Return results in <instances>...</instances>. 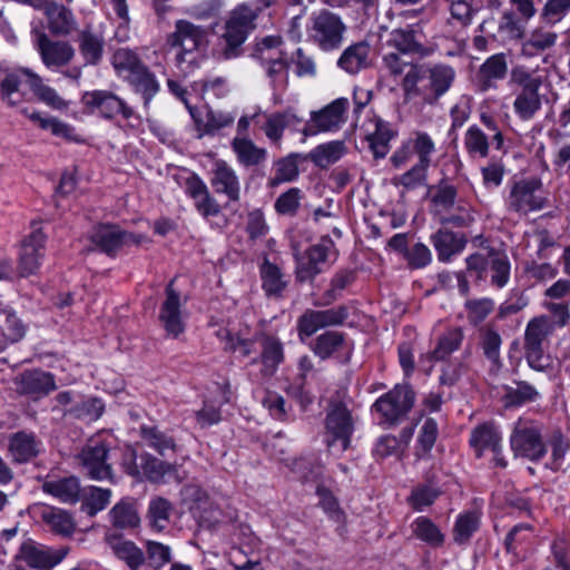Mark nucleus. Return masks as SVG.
<instances>
[{
    "label": "nucleus",
    "instance_id": "f257e3e1",
    "mask_svg": "<svg viewBox=\"0 0 570 570\" xmlns=\"http://www.w3.org/2000/svg\"><path fill=\"white\" fill-rule=\"evenodd\" d=\"M206 42V31L186 20H178L175 31L168 35L166 46L174 53L175 65L181 72H189L200 57Z\"/></svg>",
    "mask_w": 570,
    "mask_h": 570
},
{
    "label": "nucleus",
    "instance_id": "f03ea898",
    "mask_svg": "<svg viewBox=\"0 0 570 570\" xmlns=\"http://www.w3.org/2000/svg\"><path fill=\"white\" fill-rule=\"evenodd\" d=\"M121 464L129 475L153 483H165L167 478L177 473L175 465L160 461L148 453L138 458L136 450L131 446L125 449Z\"/></svg>",
    "mask_w": 570,
    "mask_h": 570
},
{
    "label": "nucleus",
    "instance_id": "7ed1b4c3",
    "mask_svg": "<svg viewBox=\"0 0 570 570\" xmlns=\"http://www.w3.org/2000/svg\"><path fill=\"white\" fill-rule=\"evenodd\" d=\"M30 228V233L20 242L17 278L36 275L46 257L47 235L42 230L41 223L32 222Z\"/></svg>",
    "mask_w": 570,
    "mask_h": 570
},
{
    "label": "nucleus",
    "instance_id": "20e7f679",
    "mask_svg": "<svg viewBox=\"0 0 570 570\" xmlns=\"http://www.w3.org/2000/svg\"><path fill=\"white\" fill-rule=\"evenodd\" d=\"M254 55L264 65L274 88H285L288 73L281 37L267 36L263 38L256 43Z\"/></svg>",
    "mask_w": 570,
    "mask_h": 570
},
{
    "label": "nucleus",
    "instance_id": "39448f33",
    "mask_svg": "<svg viewBox=\"0 0 570 570\" xmlns=\"http://www.w3.org/2000/svg\"><path fill=\"white\" fill-rule=\"evenodd\" d=\"M468 269L483 279L488 271L491 273V282L499 288L507 285L510 278V262L505 253L483 248L466 258Z\"/></svg>",
    "mask_w": 570,
    "mask_h": 570
},
{
    "label": "nucleus",
    "instance_id": "423d86ee",
    "mask_svg": "<svg viewBox=\"0 0 570 570\" xmlns=\"http://www.w3.org/2000/svg\"><path fill=\"white\" fill-rule=\"evenodd\" d=\"M510 446L515 456L540 460L546 454L541 425L531 420L519 419L510 435Z\"/></svg>",
    "mask_w": 570,
    "mask_h": 570
},
{
    "label": "nucleus",
    "instance_id": "0eeeda50",
    "mask_svg": "<svg viewBox=\"0 0 570 570\" xmlns=\"http://www.w3.org/2000/svg\"><path fill=\"white\" fill-rule=\"evenodd\" d=\"M414 404V392L409 385H396L373 404L379 423L393 425L404 417Z\"/></svg>",
    "mask_w": 570,
    "mask_h": 570
},
{
    "label": "nucleus",
    "instance_id": "6e6552de",
    "mask_svg": "<svg viewBox=\"0 0 570 570\" xmlns=\"http://www.w3.org/2000/svg\"><path fill=\"white\" fill-rule=\"evenodd\" d=\"M354 431L347 409L341 404L330 409L325 420V442L330 450L344 452L351 443Z\"/></svg>",
    "mask_w": 570,
    "mask_h": 570
},
{
    "label": "nucleus",
    "instance_id": "1a4fd4ad",
    "mask_svg": "<svg viewBox=\"0 0 570 570\" xmlns=\"http://www.w3.org/2000/svg\"><path fill=\"white\" fill-rule=\"evenodd\" d=\"M81 104L87 114L105 119H112L118 115L129 119L134 115L132 109L121 98L108 90L86 91L81 96Z\"/></svg>",
    "mask_w": 570,
    "mask_h": 570
},
{
    "label": "nucleus",
    "instance_id": "9d476101",
    "mask_svg": "<svg viewBox=\"0 0 570 570\" xmlns=\"http://www.w3.org/2000/svg\"><path fill=\"white\" fill-rule=\"evenodd\" d=\"M509 210L519 214L540 210L544 206L542 184L535 178L515 181L505 200Z\"/></svg>",
    "mask_w": 570,
    "mask_h": 570
},
{
    "label": "nucleus",
    "instance_id": "9b49d317",
    "mask_svg": "<svg viewBox=\"0 0 570 570\" xmlns=\"http://www.w3.org/2000/svg\"><path fill=\"white\" fill-rule=\"evenodd\" d=\"M256 17L257 13L246 4H239L230 12L223 35L228 46L225 51L227 58L236 55L235 49L246 40L249 31L254 29Z\"/></svg>",
    "mask_w": 570,
    "mask_h": 570
},
{
    "label": "nucleus",
    "instance_id": "f8f14e48",
    "mask_svg": "<svg viewBox=\"0 0 570 570\" xmlns=\"http://www.w3.org/2000/svg\"><path fill=\"white\" fill-rule=\"evenodd\" d=\"M345 26L336 14L321 11L312 18L308 27L309 37L323 49L332 50L343 40Z\"/></svg>",
    "mask_w": 570,
    "mask_h": 570
},
{
    "label": "nucleus",
    "instance_id": "ddd939ff",
    "mask_svg": "<svg viewBox=\"0 0 570 570\" xmlns=\"http://www.w3.org/2000/svg\"><path fill=\"white\" fill-rule=\"evenodd\" d=\"M89 238L98 249L108 255H114L125 246L137 245L145 240L142 235H135L109 224L95 226L89 234Z\"/></svg>",
    "mask_w": 570,
    "mask_h": 570
},
{
    "label": "nucleus",
    "instance_id": "4468645a",
    "mask_svg": "<svg viewBox=\"0 0 570 570\" xmlns=\"http://www.w3.org/2000/svg\"><path fill=\"white\" fill-rule=\"evenodd\" d=\"M470 445L478 458L489 452L492 453L495 465H507L502 455V433L495 424L485 422L475 426L471 431Z\"/></svg>",
    "mask_w": 570,
    "mask_h": 570
},
{
    "label": "nucleus",
    "instance_id": "2eb2a0df",
    "mask_svg": "<svg viewBox=\"0 0 570 570\" xmlns=\"http://www.w3.org/2000/svg\"><path fill=\"white\" fill-rule=\"evenodd\" d=\"M348 100L346 98H337L323 109L313 111L303 129V134L314 136L338 129L345 121Z\"/></svg>",
    "mask_w": 570,
    "mask_h": 570
},
{
    "label": "nucleus",
    "instance_id": "dca6fc26",
    "mask_svg": "<svg viewBox=\"0 0 570 570\" xmlns=\"http://www.w3.org/2000/svg\"><path fill=\"white\" fill-rule=\"evenodd\" d=\"M336 257L334 243L330 238H323L313 245L304 255L297 257L296 275L301 281H306L320 272L322 266Z\"/></svg>",
    "mask_w": 570,
    "mask_h": 570
},
{
    "label": "nucleus",
    "instance_id": "f3484780",
    "mask_svg": "<svg viewBox=\"0 0 570 570\" xmlns=\"http://www.w3.org/2000/svg\"><path fill=\"white\" fill-rule=\"evenodd\" d=\"M435 153V144L430 135L422 131H416L406 142L394 153L392 163L395 167H401L409 161L410 156L416 155L419 158L417 164L430 166L432 156Z\"/></svg>",
    "mask_w": 570,
    "mask_h": 570
},
{
    "label": "nucleus",
    "instance_id": "a211bd4d",
    "mask_svg": "<svg viewBox=\"0 0 570 570\" xmlns=\"http://www.w3.org/2000/svg\"><path fill=\"white\" fill-rule=\"evenodd\" d=\"M107 444L99 439H94L79 454L81 464L91 479L102 481L111 476V468L107 463Z\"/></svg>",
    "mask_w": 570,
    "mask_h": 570
},
{
    "label": "nucleus",
    "instance_id": "6ab92c4d",
    "mask_svg": "<svg viewBox=\"0 0 570 570\" xmlns=\"http://www.w3.org/2000/svg\"><path fill=\"white\" fill-rule=\"evenodd\" d=\"M66 554V550H53L29 541L21 546L18 558L32 569L51 570L65 559Z\"/></svg>",
    "mask_w": 570,
    "mask_h": 570
},
{
    "label": "nucleus",
    "instance_id": "aec40b11",
    "mask_svg": "<svg viewBox=\"0 0 570 570\" xmlns=\"http://www.w3.org/2000/svg\"><path fill=\"white\" fill-rule=\"evenodd\" d=\"M159 320L169 336L177 337L185 330L186 312L178 293L169 284L166 288V298L161 305Z\"/></svg>",
    "mask_w": 570,
    "mask_h": 570
},
{
    "label": "nucleus",
    "instance_id": "412c9836",
    "mask_svg": "<svg viewBox=\"0 0 570 570\" xmlns=\"http://www.w3.org/2000/svg\"><path fill=\"white\" fill-rule=\"evenodd\" d=\"M422 29L420 24L394 29L390 32L386 45L402 55L415 53L421 57L429 56L433 49L422 43Z\"/></svg>",
    "mask_w": 570,
    "mask_h": 570
},
{
    "label": "nucleus",
    "instance_id": "4be33fe9",
    "mask_svg": "<svg viewBox=\"0 0 570 570\" xmlns=\"http://www.w3.org/2000/svg\"><path fill=\"white\" fill-rule=\"evenodd\" d=\"M198 137L215 135L219 130L229 127L235 121V115L229 111H214L206 104L191 110Z\"/></svg>",
    "mask_w": 570,
    "mask_h": 570
},
{
    "label": "nucleus",
    "instance_id": "5701e85b",
    "mask_svg": "<svg viewBox=\"0 0 570 570\" xmlns=\"http://www.w3.org/2000/svg\"><path fill=\"white\" fill-rule=\"evenodd\" d=\"M36 46L40 52L43 63L49 69H57L67 65L75 55V51L69 43L50 41L43 32L37 33Z\"/></svg>",
    "mask_w": 570,
    "mask_h": 570
},
{
    "label": "nucleus",
    "instance_id": "b1692460",
    "mask_svg": "<svg viewBox=\"0 0 570 570\" xmlns=\"http://www.w3.org/2000/svg\"><path fill=\"white\" fill-rule=\"evenodd\" d=\"M345 316L342 309L308 311L298 320L299 337L304 340L325 326L341 324Z\"/></svg>",
    "mask_w": 570,
    "mask_h": 570
},
{
    "label": "nucleus",
    "instance_id": "393cba45",
    "mask_svg": "<svg viewBox=\"0 0 570 570\" xmlns=\"http://www.w3.org/2000/svg\"><path fill=\"white\" fill-rule=\"evenodd\" d=\"M36 73L28 69H18L4 76L0 82V94L3 101L10 106H17L24 101L26 91L23 85L31 89V77Z\"/></svg>",
    "mask_w": 570,
    "mask_h": 570
},
{
    "label": "nucleus",
    "instance_id": "a878e982",
    "mask_svg": "<svg viewBox=\"0 0 570 570\" xmlns=\"http://www.w3.org/2000/svg\"><path fill=\"white\" fill-rule=\"evenodd\" d=\"M212 186L216 193L224 194L236 202L240 195V184L235 170L224 160H216L213 167Z\"/></svg>",
    "mask_w": 570,
    "mask_h": 570
},
{
    "label": "nucleus",
    "instance_id": "bb28decb",
    "mask_svg": "<svg viewBox=\"0 0 570 570\" xmlns=\"http://www.w3.org/2000/svg\"><path fill=\"white\" fill-rule=\"evenodd\" d=\"M186 193L193 199L197 212L205 218L217 216L220 206L209 194L205 183L197 176H191L186 183Z\"/></svg>",
    "mask_w": 570,
    "mask_h": 570
},
{
    "label": "nucleus",
    "instance_id": "cd10ccee",
    "mask_svg": "<svg viewBox=\"0 0 570 570\" xmlns=\"http://www.w3.org/2000/svg\"><path fill=\"white\" fill-rule=\"evenodd\" d=\"M257 342L262 348L261 363L262 373L272 376L284 361V346L278 337L271 334H261Z\"/></svg>",
    "mask_w": 570,
    "mask_h": 570
},
{
    "label": "nucleus",
    "instance_id": "c85d7f7f",
    "mask_svg": "<svg viewBox=\"0 0 570 570\" xmlns=\"http://www.w3.org/2000/svg\"><path fill=\"white\" fill-rule=\"evenodd\" d=\"M463 338L462 331L460 328L449 330L438 342L436 347L432 353L422 355L420 358V366L423 371L430 372L433 362L443 360L452 352L456 351L461 345Z\"/></svg>",
    "mask_w": 570,
    "mask_h": 570
},
{
    "label": "nucleus",
    "instance_id": "c756f323",
    "mask_svg": "<svg viewBox=\"0 0 570 570\" xmlns=\"http://www.w3.org/2000/svg\"><path fill=\"white\" fill-rule=\"evenodd\" d=\"M19 390L29 395L41 396L56 390L52 374L43 371H27L19 377Z\"/></svg>",
    "mask_w": 570,
    "mask_h": 570
},
{
    "label": "nucleus",
    "instance_id": "7c9ffc66",
    "mask_svg": "<svg viewBox=\"0 0 570 570\" xmlns=\"http://www.w3.org/2000/svg\"><path fill=\"white\" fill-rule=\"evenodd\" d=\"M39 515L41 520L58 534L71 535L75 531L76 523L71 514L62 509L41 505L39 507Z\"/></svg>",
    "mask_w": 570,
    "mask_h": 570
},
{
    "label": "nucleus",
    "instance_id": "2f4dec72",
    "mask_svg": "<svg viewBox=\"0 0 570 570\" xmlns=\"http://www.w3.org/2000/svg\"><path fill=\"white\" fill-rule=\"evenodd\" d=\"M217 390L218 395L206 399L203 409L196 412V421L202 429L217 424L222 420L219 407L230 401L229 391L226 387L218 386Z\"/></svg>",
    "mask_w": 570,
    "mask_h": 570
},
{
    "label": "nucleus",
    "instance_id": "473e14b6",
    "mask_svg": "<svg viewBox=\"0 0 570 570\" xmlns=\"http://www.w3.org/2000/svg\"><path fill=\"white\" fill-rule=\"evenodd\" d=\"M106 542L112 552L131 569H137L144 562V553L134 542L114 533L106 535Z\"/></svg>",
    "mask_w": 570,
    "mask_h": 570
},
{
    "label": "nucleus",
    "instance_id": "72a5a7b5",
    "mask_svg": "<svg viewBox=\"0 0 570 570\" xmlns=\"http://www.w3.org/2000/svg\"><path fill=\"white\" fill-rule=\"evenodd\" d=\"M43 491L63 503H76L80 498V483L75 476L47 481L42 485Z\"/></svg>",
    "mask_w": 570,
    "mask_h": 570
},
{
    "label": "nucleus",
    "instance_id": "f704fd0d",
    "mask_svg": "<svg viewBox=\"0 0 570 570\" xmlns=\"http://www.w3.org/2000/svg\"><path fill=\"white\" fill-rule=\"evenodd\" d=\"M299 122H302V119L296 115L294 109L289 108L283 112H274L265 116L263 130L271 141L278 142L286 127Z\"/></svg>",
    "mask_w": 570,
    "mask_h": 570
},
{
    "label": "nucleus",
    "instance_id": "c9c22d12",
    "mask_svg": "<svg viewBox=\"0 0 570 570\" xmlns=\"http://www.w3.org/2000/svg\"><path fill=\"white\" fill-rule=\"evenodd\" d=\"M9 452L13 461L23 463L40 452V444L32 434L19 432L11 436Z\"/></svg>",
    "mask_w": 570,
    "mask_h": 570
},
{
    "label": "nucleus",
    "instance_id": "e433bc0d",
    "mask_svg": "<svg viewBox=\"0 0 570 570\" xmlns=\"http://www.w3.org/2000/svg\"><path fill=\"white\" fill-rule=\"evenodd\" d=\"M111 63L117 76L125 81H128L145 67L138 55L128 48L116 50Z\"/></svg>",
    "mask_w": 570,
    "mask_h": 570
},
{
    "label": "nucleus",
    "instance_id": "4c0bfd02",
    "mask_svg": "<svg viewBox=\"0 0 570 570\" xmlns=\"http://www.w3.org/2000/svg\"><path fill=\"white\" fill-rule=\"evenodd\" d=\"M0 332L2 335L0 347H2L6 343H16L22 340L27 333V325L11 309L1 308Z\"/></svg>",
    "mask_w": 570,
    "mask_h": 570
},
{
    "label": "nucleus",
    "instance_id": "58836bf2",
    "mask_svg": "<svg viewBox=\"0 0 570 570\" xmlns=\"http://www.w3.org/2000/svg\"><path fill=\"white\" fill-rule=\"evenodd\" d=\"M27 116L45 130H49L52 135L69 141L81 142L82 138L76 132V129L55 117H43L41 114L32 111Z\"/></svg>",
    "mask_w": 570,
    "mask_h": 570
},
{
    "label": "nucleus",
    "instance_id": "ea45409f",
    "mask_svg": "<svg viewBox=\"0 0 570 570\" xmlns=\"http://www.w3.org/2000/svg\"><path fill=\"white\" fill-rule=\"evenodd\" d=\"M432 242L438 252L439 259L443 262L449 261L465 246V239L462 235L449 230L438 232L432 236Z\"/></svg>",
    "mask_w": 570,
    "mask_h": 570
},
{
    "label": "nucleus",
    "instance_id": "a19ab883",
    "mask_svg": "<svg viewBox=\"0 0 570 570\" xmlns=\"http://www.w3.org/2000/svg\"><path fill=\"white\" fill-rule=\"evenodd\" d=\"M46 16L49 29L55 35H67L75 28L71 11L53 1L46 6Z\"/></svg>",
    "mask_w": 570,
    "mask_h": 570
},
{
    "label": "nucleus",
    "instance_id": "79ce46f5",
    "mask_svg": "<svg viewBox=\"0 0 570 570\" xmlns=\"http://www.w3.org/2000/svg\"><path fill=\"white\" fill-rule=\"evenodd\" d=\"M370 47L356 43L344 50L338 59V66L348 73H356L368 63Z\"/></svg>",
    "mask_w": 570,
    "mask_h": 570
},
{
    "label": "nucleus",
    "instance_id": "37998d69",
    "mask_svg": "<svg viewBox=\"0 0 570 570\" xmlns=\"http://www.w3.org/2000/svg\"><path fill=\"white\" fill-rule=\"evenodd\" d=\"M232 146L237 160L244 166L258 165L266 157V150L264 148H259L253 140L245 137H235Z\"/></svg>",
    "mask_w": 570,
    "mask_h": 570
},
{
    "label": "nucleus",
    "instance_id": "c03bdc74",
    "mask_svg": "<svg viewBox=\"0 0 570 570\" xmlns=\"http://www.w3.org/2000/svg\"><path fill=\"white\" fill-rule=\"evenodd\" d=\"M539 89L528 88L517 94L513 108L521 120H530L541 109Z\"/></svg>",
    "mask_w": 570,
    "mask_h": 570
},
{
    "label": "nucleus",
    "instance_id": "a18cd8bd",
    "mask_svg": "<svg viewBox=\"0 0 570 570\" xmlns=\"http://www.w3.org/2000/svg\"><path fill=\"white\" fill-rule=\"evenodd\" d=\"M412 532L419 540L431 547H440L444 543L445 535L440 528L428 517L416 518L412 524Z\"/></svg>",
    "mask_w": 570,
    "mask_h": 570
},
{
    "label": "nucleus",
    "instance_id": "49530a36",
    "mask_svg": "<svg viewBox=\"0 0 570 570\" xmlns=\"http://www.w3.org/2000/svg\"><path fill=\"white\" fill-rule=\"evenodd\" d=\"M110 521L114 527L119 529L136 528L140 518L135 504L128 500H121L109 512Z\"/></svg>",
    "mask_w": 570,
    "mask_h": 570
},
{
    "label": "nucleus",
    "instance_id": "de8ad7c7",
    "mask_svg": "<svg viewBox=\"0 0 570 570\" xmlns=\"http://www.w3.org/2000/svg\"><path fill=\"white\" fill-rule=\"evenodd\" d=\"M464 149L472 158H485L489 155L488 136L475 125L470 126L463 137Z\"/></svg>",
    "mask_w": 570,
    "mask_h": 570
},
{
    "label": "nucleus",
    "instance_id": "09e8293b",
    "mask_svg": "<svg viewBox=\"0 0 570 570\" xmlns=\"http://www.w3.org/2000/svg\"><path fill=\"white\" fill-rule=\"evenodd\" d=\"M554 331L551 321L546 316L531 320L525 328L524 347L542 346L543 341Z\"/></svg>",
    "mask_w": 570,
    "mask_h": 570
},
{
    "label": "nucleus",
    "instance_id": "8fccbe9b",
    "mask_svg": "<svg viewBox=\"0 0 570 570\" xmlns=\"http://www.w3.org/2000/svg\"><path fill=\"white\" fill-rule=\"evenodd\" d=\"M374 130L367 136L370 147L375 157H385L390 149V140L393 132L387 122L376 119L374 121Z\"/></svg>",
    "mask_w": 570,
    "mask_h": 570
},
{
    "label": "nucleus",
    "instance_id": "3c124183",
    "mask_svg": "<svg viewBox=\"0 0 570 570\" xmlns=\"http://www.w3.org/2000/svg\"><path fill=\"white\" fill-rule=\"evenodd\" d=\"M136 92L140 94L145 99V105H148L153 97L159 90V83L155 75L149 71L145 66L132 78L127 81Z\"/></svg>",
    "mask_w": 570,
    "mask_h": 570
},
{
    "label": "nucleus",
    "instance_id": "603ef678",
    "mask_svg": "<svg viewBox=\"0 0 570 570\" xmlns=\"http://www.w3.org/2000/svg\"><path fill=\"white\" fill-rule=\"evenodd\" d=\"M173 511L171 503L161 498L157 497L150 500L148 505V519L150 527L156 531H163L169 523V518Z\"/></svg>",
    "mask_w": 570,
    "mask_h": 570
},
{
    "label": "nucleus",
    "instance_id": "864d4df0",
    "mask_svg": "<svg viewBox=\"0 0 570 570\" xmlns=\"http://www.w3.org/2000/svg\"><path fill=\"white\" fill-rule=\"evenodd\" d=\"M263 288L267 295H279L286 286L283 274L278 266L264 259L261 266Z\"/></svg>",
    "mask_w": 570,
    "mask_h": 570
},
{
    "label": "nucleus",
    "instance_id": "5fc2aeb1",
    "mask_svg": "<svg viewBox=\"0 0 570 570\" xmlns=\"http://www.w3.org/2000/svg\"><path fill=\"white\" fill-rule=\"evenodd\" d=\"M557 33L543 29H535L531 32L528 40L522 43V53L527 57H533L548 48H551L557 41Z\"/></svg>",
    "mask_w": 570,
    "mask_h": 570
},
{
    "label": "nucleus",
    "instance_id": "6e6d98bb",
    "mask_svg": "<svg viewBox=\"0 0 570 570\" xmlns=\"http://www.w3.org/2000/svg\"><path fill=\"white\" fill-rule=\"evenodd\" d=\"M480 514L476 512L460 513L453 528V539L456 543H465L479 529Z\"/></svg>",
    "mask_w": 570,
    "mask_h": 570
},
{
    "label": "nucleus",
    "instance_id": "4d7b16f0",
    "mask_svg": "<svg viewBox=\"0 0 570 570\" xmlns=\"http://www.w3.org/2000/svg\"><path fill=\"white\" fill-rule=\"evenodd\" d=\"M31 90L40 101L52 109L63 110L69 106L68 101L62 99L53 88L42 83L38 75L31 77Z\"/></svg>",
    "mask_w": 570,
    "mask_h": 570
},
{
    "label": "nucleus",
    "instance_id": "13d9d810",
    "mask_svg": "<svg viewBox=\"0 0 570 570\" xmlns=\"http://www.w3.org/2000/svg\"><path fill=\"white\" fill-rule=\"evenodd\" d=\"M350 350L343 336L338 332H326L316 338L314 352L322 358L330 357L340 350Z\"/></svg>",
    "mask_w": 570,
    "mask_h": 570
},
{
    "label": "nucleus",
    "instance_id": "bf43d9fd",
    "mask_svg": "<svg viewBox=\"0 0 570 570\" xmlns=\"http://www.w3.org/2000/svg\"><path fill=\"white\" fill-rule=\"evenodd\" d=\"M140 433L146 444L155 449L160 455H165L168 450H175L174 440L155 426H142Z\"/></svg>",
    "mask_w": 570,
    "mask_h": 570
},
{
    "label": "nucleus",
    "instance_id": "052dcab7",
    "mask_svg": "<svg viewBox=\"0 0 570 570\" xmlns=\"http://www.w3.org/2000/svg\"><path fill=\"white\" fill-rule=\"evenodd\" d=\"M79 49L87 63H96L102 53V40L100 37L82 31L79 38Z\"/></svg>",
    "mask_w": 570,
    "mask_h": 570
},
{
    "label": "nucleus",
    "instance_id": "680f3d73",
    "mask_svg": "<svg viewBox=\"0 0 570 570\" xmlns=\"http://www.w3.org/2000/svg\"><path fill=\"white\" fill-rule=\"evenodd\" d=\"M454 70L445 65H436L430 70V85L435 95L441 96L452 85Z\"/></svg>",
    "mask_w": 570,
    "mask_h": 570
},
{
    "label": "nucleus",
    "instance_id": "e2e57ef3",
    "mask_svg": "<svg viewBox=\"0 0 570 570\" xmlns=\"http://www.w3.org/2000/svg\"><path fill=\"white\" fill-rule=\"evenodd\" d=\"M569 442L561 434H554L550 440V460L547 466L553 471L560 470L564 463L569 451Z\"/></svg>",
    "mask_w": 570,
    "mask_h": 570
},
{
    "label": "nucleus",
    "instance_id": "0e129e2a",
    "mask_svg": "<svg viewBox=\"0 0 570 570\" xmlns=\"http://www.w3.org/2000/svg\"><path fill=\"white\" fill-rule=\"evenodd\" d=\"M539 397V392L528 383H520L515 389H509L505 393V404L509 406L533 402Z\"/></svg>",
    "mask_w": 570,
    "mask_h": 570
},
{
    "label": "nucleus",
    "instance_id": "69168bd1",
    "mask_svg": "<svg viewBox=\"0 0 570 570\" xmlns=\"http://www.w3.org/2000/svg\"><path fill=\"white\" fill-rule=\"evenodd\" d=\"M438 438V424L433 419H426L422 424L417 436V453H430Z\"/></svg>",
    "mask_w": 570,
    "mask_h": 570
},
{
    "label": "nucleus",
    "instance_id": "338daca9",
    "mask_svg": "<svg viewBox=\"0 0 570 570\" xmlns=\"http://www.w3.org/2000/svg\"><path fill=\"white\" fill-rule=\"evenodd\" d=\"M111 491L98 487H91L85 497V507L88 513L94 515L102 511L110 502Z\"/></svg>",
    "mask_w": 570,
    "mask_h": 570
},
{
    "label": "nucleus",
    "instance_id": "774afa93",
    "mask_svg": "<svg viewBox=\"0 0 570 570\" xmlns=\"http://www.w3.org/2000/svg\"><path fill=\"white\" fill-rule=\"evenodd\" d=\"M104 411L105 404L98 397H88L71 410L77 417L88 421L98 420L102 415Z\"/></svg>",
    "mask_w": 570,
    "mask_h": 570
}]
</instances>
